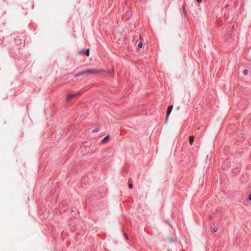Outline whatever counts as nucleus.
I'll use <instances>...</instances> for the list:
<instances>
[{
	"instance_id": "nucleus-1",
	"label": "nucleus",
	"mask_w": 251,
	"mask_h": 251,
	"mask_svg": "<svg viewBox=\"0 0 251 251\" xmlns=\"http://www.w3.org/2000/svg\"><path fill=\"white\" fill-rule=\"evenodd\" d=\"M105 71L104 70L102 69H87L86 70L81 71L74 75L75 77H77L80 75L87 74H100V73H105Z\"/></svg>"
},
{
	"instance_id": "nucleus-2",
	"label": "nucleus",
	"mask_w": 251,
	"mask_h": 251,
	"mask_svg": "<svg viewBox=\"0 0 251 251\" xmlns=\"http://www.w3.org/2000/svg\"><path fill=\"white\" fill-rule=\"evenodd\" d=\"M81 94H82V93L80 91L78 92V93H71V94H69L67 96V100H71L73 98H74V97H75L76 96H77L78 95H80Z\"/></svg>"
},
{
	"instance_id": "nucleus-3",
	"label": "nucleus",
	"mask_w": 251,
	"mask_h": 251,
	"mask_svg": "<svg viewBox=\"0 0 251 251\" xmlns=\"http://www.w3.org/2000/svg\"><path fill=\"white\" fill-rule=\"evenodd\" d=\"M233 29H234V26H228L226 29H227V37L226 38H229L230 37V36L231 35L232 32H233Z\"/></svg>"
},
{
	"instance_id": "nucleus-4",
	"label": "nucleus",
	"mask_w": 251,
	"mask_h": 251,
	"mask_svg": "<svg viewBox=\"0 0 251 251\" xmlns=\"http://www.w3.org/2000/svg\"><path fill=\"white\" fill-rule=\"evenodd\" d=\"M173 108V105H170L168 107V109H167V112H166V121H167V120L168 119V117H169V115L170 114V113L172 112Z\"/></svg>"
},
{
	"instance_id": "nucleus-5",
	"label": "nucleus",
	"mask_w": 251,
	"mask_h": 251,
	"mask_svg": "<svg viewBox=\"0 0 251 251\" xmlns=\"http://www.w3.org/2000/svg\"><path fill=\"white\" fill-rule=\"evenodd\" d=\"M245 57L247 59H251V48H249L245 53Z\"/></svg>"
},
{
	"instance_id": "nucleus-6",
	"label": "nucleus",
	"mask_w": 251,
	"mask_h": 251,
	"mask_svg": "<svg viewBox=\"0 0 251 251\" xmlns=\"http://www.w3.org/2000/svg\"><path fill=\"white\" fill-rule=\"evenodd\" d=\"M65 204L64 202L60 203L59 204V209L60 210H62L63 211H65L66 209H68L67 205H65Z\"/></svg>"
},
{
	"instance_id": "nucleus-7",
	"label": "nucleus",
	"mask_w": 251,
	"mask_h": 251,
	"mask_svg": "<svg viewBox=\"0 0 251 251\" xmlns=\"http://www.w3.org/2000/svg\"><path fill=\"white\" fill-rule=\"evenodd\" d=\"M79 53L83 54L84 55H86L88 56L90 54V50L89 49H87L85 50H80L79 51Z\"/></svg>"
},
{
	"instance_id": "nucleus-8",
	"label": "nucleus",
	"mask_w": 251,
	"mask_h": 251,
	"mask_svg": "<svg viewBox=\"0 0 251 251\" xmlns=\"http://www.w3.org/2000/svg\"><path fill=\"white\" fill-rule=\"evenodd\" d=\"M195 136L193 135L190 136L189 137V144L190 145H192L193 142L194 141Z\"/></svg>"
},
{
	"instance_id": "nucleus-9",
	"label": "nucleus",
	"mask_w": 251,
	"mask_h": 251,
	"mask_svg": "<svg viewBox=\"0 0 251 251\" xmlns=\"http://www.w3.org/2000/svg\"><path fill=\"white\" fill-rule=\"evenodd\" d=\"M109 138H110V137L109 135L106 136L102 140V141H101L102 143H104L107 142L108 141H109Z\"/></svg>"
},
{
	"instance_id": "nucleus-10",
	"label": "nucleus",
	"mask_w": 251,
	"mask_h": 251,
	"mask_svg": "<svg viewBox=\"0 0 251 251\" xmlns=\"http://www.w3.org/2000/svg\"><path fill=\"white\" fill-rule=\"evenodd\" d=\"M182 11L183 12L184 15H186V10L185 9V5H183L182 6Z\"/></svg>"
},
{
	"instance_id": "nucleus-11",
	"label": "nucleus",
	"mask_w": 251,
	"mask_h": 251,
	"mask_svg": "<svg viewBox=\"0 0 251 251\" xmlns=\"http://www.w3.org/2000/svg\"><path fill=\"white\" fill-rule=\"evenodd\" d=\"M196 3L198 6H199L200 3H201L202 0H195Z\"/></svg>"
},
{
	"instance_id": "nucleus-12",
	"label": "nucleus",
	"mask_w": 251,
	"mask_h": 251,
	"mask_svg": "<svg viewBox=\"0 0 251 251\" xmlns=\"http://www.w3.org/2000/svg\"><path fill=\"white\" fill-rule=\"evenodd\" d=\"M138 47L139 48H142L143 47V43L142 42H140L138 43Z\"/></svg>"
},
{
	"instance_id": "nucleus-13",
	"label": "nucleus",
	"mask_w": 251,
	"mask_h": 251,
	"mask_svg": "<svg viewBox=\"0 0 251 251\" xmlns=\"http://www.w3.org/2000/svg\"><path fill=\"white\" fill-rule=\"evenodd\" d=\"M99 131V128H97L96 129H93L92 132V133H94L98 132Z\"/></svg>"
},
{
	"instance_id": "nucleus-14",
	"label": "nucleus",
	"mask_w": 251,
	"mask_h": 251,
	"mask_svg": "<svg viewBox=\"0 0 251 251\" xmlns=\"http://www.w3.org/2000/svg\"><path fill=\"white\" fill-rule=\"evenodd\" d=\"M243 74L245 75H247L248 74V71L247 70H245L243 72Z\"/></svg>"
},
{
	"instance_id": "nucleus-15",
	"label": "nucleus",
	"mask_w": 251,
	"mask_h": 251,
	"mask_svg": "<svg viewBox=\"0 0 251 251\" xmlns=\"http://www.w3.org/2000/svg\"><path fill=\"white\" fill-rule=\"evenodd\" d=\"M128 187H129V188H130V189L132 188H133V185H132V184H131H131H128Z\"/></svg>"
},
{
	"instance_id": "nucleus-16",
	"label": "nucleus",
	"mask_w": 251,
	"mask_h": 251,
	"mask_svg": "<svg viewBox=\"0 0 251 251\" xmlns=\"http://www.w3.org/2000/svg\"><path fill=\"white\" fill-rule=\"evenodd\" d=\"M248 199L250 201H251V193L249 194Z\"/></svg>"
},
{
	"instance_id": "nucleus-17",
	"label": "nucleus",
	"mask_w": 251,
	"mask_h": 251,
	"mask_svg": "<svg viewBox=\"0 0 251 251\" xmlns=\"http://www.w3.org/2000/svg\"><path fill=\"white\" fill-rule=\"evenodd\" d=\"M218 231V228L217 227H215L213 228V231L214 232H216Z\"/></svg>"
},
{
	"instance_id": "nucleus-18",
	"label": "nucleus",
	"mask_w": 251,
	"mask_h": 251,
	"mask_svg": "<svg viewBox=\"0 0 251 251\" xmlns=\"http://www.w3.org/2000/svg\"><path fill=\"white\" fill-rule=\"evenodd\" d=\"M124 236H125V237L127 239H128V235H127V234L126 233H125V234H124Z\"/></svg>"
}]
</instances>
